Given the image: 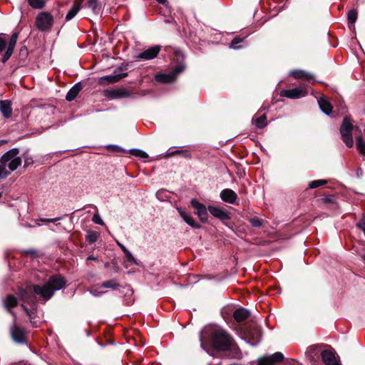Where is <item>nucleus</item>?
<instances>
[{
  "label": "nucleus",
  "instance_id": "1",
  "mask_svg": "<svg viewBox=\"0 0 365 365\" xmlns=\"http://www.w3.org/2000/svg\"><path fill=\"white\" fill-rule=\"evenodd\" d=\"M66 284V281L63 277L56 274L51 276L47 283L43 286L29 285L19 290V294L24 302L21 306L29 315L33 327H38L40 322L36 320L35 317L36 310L34 306L37 302V296L46 302L51 298L56 291L63 288Z\"/></svg>",
  "mask_w": 365,
  "mask_h": 365
},
{
  "label": "nucleus",
  "instance_id": "2",
  "mask_svg": "<svg viewBox=\"0 0 365 365\" xmlns=\"http://www.w3.org/2000/svg\"><path fill=\"white\" fill-rule=\"evenodd\" d=\"M362 130H365L364 125L353 126L350 118L345 117L340 128V133L344 143L349 148L354 145L353 135H354L357 150L361 155L365 156V141L362 138Z\"/></svg>",
  "mask_w": 365,
  "mask_h": 365
},
{
  "label": "nucleus",
  "instance_id": "3",
  "mask_svg": "<svg viewBox=\"0 0 365 365\" xmlns=\"http://www.w3.org/2000/svg\"><path fill=\"white\" fill-rule=\"evenodd\" d=\"M213 347L219 351H228L235 348V344L232 336L219 327H211L207 331Z\"/></svg>",
  "mask_w": 365,
  "mask_h": 365
},
{
  "label": "nucleus",
  "instance_id": "4",
  "mask_svg": "<svg viewBox=\"0 0 365 365\" xmlns=\"http://www.w3.org/2000/svg\"><path fill=\"white\" fill-rule=\"evenodd\" d=\"M18 33H14L8 39L5 34H0V52L6 48L2 58L3 63L7 61L11 56L18 40Z\"/></svg>",
  "mask_w": 365,
  "mask_h": 365
},
{
  "label": "nucleus",
  "instance_id": "5",
  "mask_svg": "<svg viewBox=\"0 0 365 365\" xmlns=\"http://www.w3.org/2000/svg\"><path fill=\"white\" fill-rule=\"evenodd\" d=\"M19 150L18 148H12L5 153L1 158V161L7 165L11 172L14 171L21 164L22 160L19 156Z\"/></svg>",
  "mask_w": 365,
  "mask_h": 365
},
{
  "label": "nucleus",
  "instance_id": "6",
  "mask_svg": "<svg viewBox=\"0 0 365 365\" xmlns=\"http://www.w3.org/2000/svg\"><path fill=\"white\" fill-rule=\"evenodd\" d=\"M53 24V16L47 12H41L36 18V26L40 31L49 30Z\"/></svg>",
  "mask_w": 365,
  "mask_h": 365
},
{
  "label": "nucleus",
  "instance_id": "7",
  "mask_svg": "<svg viewBox=\"0 0 365 365\" xmlns=\"http://www.w3.org/2000/svg\"><path fill=\"white\" fill-rule=\"evenodd\" d=\"M308 91L304 85L292 89H285L280 92V96L291 99H297L304 97L307 95Z\"/></svg>",
  "mask_w": 365,
  "mask_h": 365
},
{
  "label": "nucleus",
  "instance_id": "8",
  "mask_svg": "<svg viewBox=\"0 0 365 365\" xmlns=\"http://www.w3.org/2000/svg\"><path fill=\"white\" fill-rule=\"evenodd\" d=\"M11 335L13 340L19 344H26L27 333L26 330L16 324V319H14V325L11 328Z\"/></svg>",
  "mask_w": 365,
  "mask_h": 365
},
{
  "label": "nucleus",
  "instance_id": "9",
  "mask_svg": "<svg viewBox=\"0 0 365 365\" xmlns=\"http://www.w3.org/2000/svg\"><path fill=\"white\" fill-rule=\"evenodd\" d=\"M184 70L182 65H178L173 71L168 73H159L156 75L155 80L160 83H171L174 81L178 75Z\"/></svg>",
  "mask_w": 365,
  "mask_h": 365
},
{
  "label": "nucleus",
  "instance_id": "10",
  "mask_svg": "<svg viewBox=\"0 0 365 365\" xmlns=\"http://www.w3.org/2000/svg\"><path fill=\"white\" fill-rule=\"evenodd\" d=\"M191 205L195 210V214L202 222H206L208 218V209L196 199H192Z\"/></svg>",
  "mask_w": 365,
  "mask_h": 365
},
{
  "label": "nucleus",
  "instance_id": "11",
  "mask_svg": "<svg viewBox=\"0 0 365 365\" xmlns=\"http://www.w3.org/2000/svg\"><path fill=\"white\" fill-rule=\"evenodd\" d=\"M284 355L281 352H275L272 355L261 357L257 359L256 365H274L282 361Z\"/></svg>",
  "mask_w": 365,
  "mask_h": 365
},
{
  "label": "nucleus",
  "instance_id": "12",
  "mask_svg": "<svg viewBox=\"0 0 365 365\" xmlns=\"http://www.w3.org/2000/svg\"><path fill=\"white\" fill-rule=\"evenodd\" d=\"M207 209L213 217L222 221L230 219V212L223 207L210 205Z\"/></svg>",
  "mask_w": 365,
  "mask_h": 365
},
{
  "label": "nucleus",
  "instance_id": "13",
  "mask_svg": "<svg viewBox=\"0 0 365 365\" xmlns=\"http://www.w3.org/2000/svg\"><path fill=\"white\" fill-rule=\"evenodd\" d=\"M160 46H154L140 53L138 58L144 60H151L155 58L160 51Z\"/></svg>",
  "mask_w": 365,
  "mask_h": 365
},
{
  "label": "nucleus",
  "instance_id": "14",
  "mask_svg": "<svg viewBox=\"0 0 365 365\" xmlns=\"http://www.w3.org/2000/svg\"><path fill=\"white\" fill-rule=\"evenodd\" d=\"M220 197L222 201L235 204L237 198V194L231 189H224L220 192Z\"/></svg>",
  "mask_w": 365,
  "mask_h": 365
},
{
  "label": "nucleus",
  "instance_id": "15",
  "mask_svg": "<svg viewBox=\"0 0 365 365\" xmlns=\"http://www.w3.org/2000/svg\"><path fill=\"white\" fill-rule=\"evenodd\" d=\"M322 358L326 365H339V360L334 352L324 350L322 352Z\"/></svg>",
  "mask_w": 365,
  "mask_h": 365
},
{
  "label": "nucleus",
  "instance_id": "16",
  "mask_svg": "<svg viewBox=\"0 0 365 365\" xmlns=\"http://www.w3.org/2000/svg\"><path fill=\"white\" fill-rule=\"evenodd\" d=\"M177 210L183 220L190 227L196 229L200 227V225L194 220V218L182 208L177 207Z\"/></svg>",
  "mask_w": 365,
  "mask_h": 365
},
{
  "label": "nucleus",
  "instance_id": "17",
  "mask_svg": "<svg viewBox=\"0 0 365 365\" xmlns=\"http://www.w3.org/2000/svg\"><path fill=\"white\" fill-rule=\"evenodd\" d=\"M0 111L3 116L6 118H9L11 116L12 108L11 103L9 100L0 101Z\"/></svg>",
  "mask_w": 365,
  "mask_h": 365
},
{
  "label": "nucleus",
  "instance_id": "18",
  "mask_svg": "<svg viewBox=\"0 0 365 365\" xmlns=\"http://www.w3.org/2000/svg\"><path fill=\"white\" fill-rule=\"evenodd\" d=\"M252 123L258 128H263L267 125V118L264 113H257L252 118Z\"/></svg>",
  "mask_w": 365,
  "mask_h": 365
},
{
  "label": "nucleus",
  "instance_id": "19",
  "mask_svg": "<svg viewBox=\"0 0 365 365\" xmlns=\"http://www.w3.org/2000/svg\"><path fill=\"white\" fill-rule=\"evenodd\" d=\"M4 306L6 307V309L11 313L13 314L14 319H16V315L15 314L11 311V309L15 307L16 305H17V299L16 298L12 295V294H9L6 299H4Z\"/></svg>",
  "mask_w": 365,
  "mask_h": 365
},
{
  "label": "nucleus",
  "instance_id": "20",
  "mask_svg": "<svg viewBox=\"0 0 365 365\" xmlns=\"http://www.w3.org/2000/svg\"><path fill=\"white\" fill-rule=\"evenodd\" d=\"M127 73H122L119 75H110L101 78L100 83L101 84L114 83L120 81L122 78L125 77Z\"/></svg>",
  "mask_w": 365,
  "mask_h": 365
},
{
  "label": "nucleus",
  "instance_id": "21",
  "mask_svg": "<svg viewBox=\"0 0 365 365\" xmlns=\"http://www.w3.org/2000/svg\"><path fill=\"white\" fill-rule=\"evenodd\" d=\"M318 104L322 111L325 114L329 115L331 113L332 106L324 96H322L318 99Z\"/></svg>",
  "mask_w": 365,
  "mask_h": 365
},
{
  "label": "nucleus",
  "instance_id": "22",
  "mask_svg": "<svg viewBox=\"0 0 365 365\" xmlns=\"http://www.w3.org/2000/svg\"><path fill=\"white\" fill-rule=\"evenodd\" d=\"M296 79H302L304 81H309L313 79V76L303 70H294L289 73Z\"/></svg>",
  "mask_w": 365,
  "mask_h": 365
},
{
  "label": "nucleus",
  "instance_id": "23",
  "mask_svg": "<svg viewBox=\"0 0 365 365\" xmlns=\"http://www.w3.org/2000/svg\"><path fill=\"white\" fill-rule=\"evenodd\" d=\"M249 316L250 312L244 308L236 309L233 314L235 319L239 322L245 321Z\"/></svg>",
  "mask_w": 365,
  "mask_h": 365
},
{
  "label": "nucleus",
  "instance_id": "24",
  "mask_svg": "<svg viewBox=\"0 0 365 365\" xmlns=\"http://www.w3.org/2000/svg\"><path fill=\"white\" fill-rule=\"evenodd\" d=\"M81 85L80 83L75 84L67 93L66 98L68 101H72L75 99L77 95L81 90Z\"/></svg>",
  "mask_w": 365,
  "mask_h": 365
},
{
  "label": "nucleus",
  "instance_id": "25",
  "mask_svg": "<svg viewBox=\"0 0 365 365\" xmlns=\"http://www.w3.org/2000/svg\"><path fill=\"white\" fill-rule=\"evenodd\" d=\"M247 337H250L248 341L249 343L252 345L257 344L260 341L261 337L259 329L257 327H255L254 329V333H249Z\"/></svg>",
  "mask_w": 365,
  "mask_h": 365
},
{
  "label": "nucleus",
  "instance_id": "26",
  "mask_svg": "<svg viewBox=\"0 0 365 365\" xmlns=\"http://www.w3.org/2000/svg\"><path fill=\"white\" fill-rule=\"evenodd\" d=\"M81 9V4L75 2L71 9L68 11L66 16V19L69 21L72 19Z\"/></svg>",
  "mask_w": 365,
  "mask_h": 365
},
{
  "label": "nucleus",
  "instance_id": "27",
  "mask_svg": "<svg viewBox=\"0 0 365 365\" xmlns=\"http://www.w3.org/2000/svg\"><path fill=\"white\" fill-rule=\"evenodd\" d=\"M11 172L8 168L7 165L0 160V179H4L10 175Z\"/></svg>",
  "mask_w": 365,
  "mask_h": 365
},
{
  "label": "nucleus",
  "instance_id": "28",
  "mask_svg": "<svg viewBox=\"0 0 365 365\" xmlns=\"http://www.w3.org/2000/svg\"><path fill=\"white\" fill-rule=\"evenodd\" d=\"M156 197L160 201H167L170 198V193L166 190H159L156 192Z\"/></svg>",
  "mask_w": 365,
  "mask_h": 365
},
{
  "label": "nucleus",
  "instance_id": "29",
  "mask_svg": "<svg viewBox=\"0 0 365 365\" xmlns=\"http://www.w3.org/2000/svg\"><path fill=\"white\" fill-rule=\"evenodd\" d=\"M29 4L34 9H40L44 7L45 0H27Z\"/></svg>",
  "mask_w": 365,
  "mask_h": 365
},
{
  "label": "nucleus",
  "instance_id": "30",
  "mask_svg": "<svg viewBox=\"0 0 365 365\" xmlns=\"http://www.w3.org/2000/svg\"><path fill=\"white\" fill-rule=\"evenodd\" d=\"M126 253L125 254V266L127 267L130 264H137V262L132 254L129 252L128 250H125Z\"/></svg>",
  "mask_w": 365,
  "mask_h": 365
},
{
  "label": "nucleus",
  "instance_id": "31",
  "mask_svg": "<svg viewBox=\"0 0 365 365\" xmlns=\"http://www.w3.org/2000/svg\"><path fill=\"white\" fill-rule=\"evenodd\" d=\"M118 287L119 284L116 282L115 279H110L103 282L101 287L116 289L118 288Z\"/></svg>",
  "mask_w": 365,
  "mask_h": 365
},
{
  "label": "nucleus",
  "instance_id": "32",
  "mask_svg": "<svg viewBox=\"0 0 365 365\" xmlns=\"http://www.w3.org/2000/svg\"><path fill=\"white\" fill-rule=\"evenodd\" d=\"M87 6L96 14L98 13L101 9L97 0H89Z\"/></svg>",
  "mask_w": 365,
  "mask_h": 365
},
{
  "label": "nucleus",
  "instance_id": "33",
  "mask_svg": "<svg viewBox=\"0 0 365 365\" xmlns=\"http://www.w3.org/2000/svg\"><path fill=\"white\" fill-rule=\"evenodd\" d=\"M327 180H313L312 182H309V188L311 189H314V188H317L318 187H320V186H322V185H324L325 184H327Z\"/></svg>",
  "mask_w": 365,
  "mask_h": 365
},
{
  "label": "nucleus",
  "instance_id": "34",
  "mask_svg": "<svg viewBox=\"0 0 365 365\" xmlns=\"http://www.w3.org/2000/svg\"><path fill=\"white\" fill-rule=\"evenodd\" d=\"M130 153L133 155H135V156H137V157H139L140 158H147L148 157V155L141 150H138V149H133L130 150Z\"/></svg>",
  "mask_w": 365,
  "mask_h": 365
},
{
  "label": "nucleus",
  "instance_id": "35",
  "mask_svg": "<svg viewBox=\"0 0 365 365\" xmlns=\"http://www.w3.org/2000/svg\"><path fill=\"white\" fill-rule=\"evenodd\" d=\"M175 154H180V155H182V156H184L185 158H190V153L188 150H175L169 154L167 155V157H170L173 155H175Z\"/></svg>",
  "mask_w": 365,
  "mask_h": 365
},
{
  "label": "nucleus",
  "instance_id": "36",
  "mask_svg": "<svg viewBox=\"0 0 365 365\" xmlns=\"http://www.w3.org/2000/svg\"><path fill=\"white\" fill-rule=\"evenodd\" d=\"M357 19V11L354 9L351 10L348 13V21L351 24H354Z\"/></svg>",
  "mask_w": 365,
  "mask_h": 365
},
{
  "label": "nucleus",
  "instance_id": "37",
  "mask_svg": "<svg viewBox=\"0 0 365 365\" xmlns=\"http://www.w3.org/2000/svg\"><path fill=\"white\" fill-rule=\"evenodd\" d=\"M98 237V234L96 232H91L86 236V240L88 242L91 243H94L97 241Z\"/></svg>",
  "mask_w": 365,
  "mask_h": 365
},
{
  "label": "nucleus",
  "instance_id": "38",
  "mask_svg": "<svg viewBox=\"0 0 365 365\" xmlns=\"http://www.w3.org/2000/svg\"><path fill=\"white\" fill-rule=\"evenodd\" d=\"M250 222L253 227H260L262 225V220L257 217L250 218Z\"/></svg>",
  "mask_w": 365,
  "mask_h": 365
},
{
  "label": "nucleus",
  "instance_id": "39",
  "mask_svg": "<svg viewBox=\"0 0 365 365\" xmlns=\"http://www.w3.org/2000/svg\"><path fill=\"white\" fill-rule=\"evenodd\" d=\"M242 41H243V39L236 37L232 40V43H230V47L231 48H234V49L239 48L240 46H238V43H240Z\"/></svg>",
  "mask_w": 365,
  "mask_h": 365
},
{
  "label": "nucleus",
  "instance_id": "40",
  "mask_svg": "<svg viewBox=\"0 0 365 365\" xmlns=\"http://www.w3.org/2000/svg\"><path fill=\"white\" fill-rule=\"evenodd\" d=\"M116 96L118 97H128L130 96V93L125 89H120L116 91Z\"/></svg>",
  "mask_w": 365,
  "mask_h": 365
},
{
  "label": "nucleus",
  "instance_id": "41",
  "mask_svg": "<svg viewBox=\"0 0 365 365\" xmlns=\"http://www.w3.org/2000/svg\"><path fill=\"white\" fill-rule=\"evenodd\" d=\"M92 220L96 224L101 225H103V221L102 220V219L101 218V217L99 216L98 214H95L93 216Z\"/></svg>",
  "mask_w": 365,
  "mask_h": 365
},
{
  "label": "nucleus",
  "instance_id": "42",
  "mask_svg": "<svg viewBox=\"0 0 365 365\" xmlns=\"http://www.w3.org/2000/svg\"><path fill=\"white\" fill-rule=\"evenodd\" d=\"M90 292L94 295V296H100L101 294H102L103 293H104V291H99L98 290V287H93Z\"/></svg>",
  "mask_w": 365,
  "mask_h": 365
},
{
  "label": "nucleus",
  "instance_id": "43",
  "mask_svg": "<svg viewBox=\"0 0 365 365\" xmlns=\"http://www.w3.org/2000/svg\"><path fill=\"white\" fill-rule=\"evenodd\" d=\"M357 227H359L361 230L365 229V218L362 219L360 222L357 223Z\"/></svg>",
  "mask_w": 365,
  "mask_h": 365
},
{
  "label": "nucleus",
  "instance_id": "44",
  "mask_svg": "<svg viewBox=\"0 0 365 365\" xmlns=\"http://www.w3.org/2000/svg\"><path fill=\"white\" fill-rule=\"evenodd\" d=\"M58 220H60V217H57V218H54V219H45V220H43V221L48 222H53Z\"/></svg>",
  "mask_w": 365,
  "mask_h": 365
},
{
  "label": "nucleus",
  "instance_id": "45",
  "mask_svg": "<svg viewBox=\"0 0 365 365\" xmlns=\"http://www.w3.org/2000/svg\"><path fill=\"white\" fill-rule=\"evenodd\" d=\"M117 243H118V245L121 248V250L124 252V254H125L126 253L125 250H128V249L121 243H120L118 242Z\"/></svg>",
  "mask_w": 365,
  "mask_h": 365
},
{
  "label": "nucleus",
  "instance_id": "46",
  "mask_svg": "<svg viewBox=\"0 0 365 365\" xmlns=\"http://www.w3.org/2000/svg\"><path fill=\"white\" fill-rule=\"evenodd\" d=\"M86 260L87 261H88V260H96V258L94 257L93 256H89V257H87Z\"/></svg>",
  "mask_w": 365,
  "mask_h": 365
},
{
  "label": "nucleus",
  "instance_id": "47",
  "mask_svg": "<svg viewBox=\"0 0 365 365\" xmlns=\"http://www.w3.org/2000/svg\"><path fill=\"white\" fill-rule=\"evenodd\" d=\"M159 4H164L167 0H156Z\"/></svg>",
  "mask_w": 365,
  "mask_h": 365
},
{
  "label": "nucleus",
  "instance_id": "48",
  "mask_svg": "<svg viewBox=\"0 0 365 365\" xmlns=\"http://www.w3.org/2000/svg\"><path fill=\"white\" fill-rule=\"evenodd\" d=\"M364 259H365V255L364 256Z\"/></svg>",
  "mask_w": 365,
  "mask_h": 365
}]
</instances>
